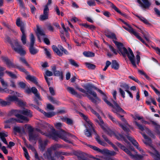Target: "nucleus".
Returning <instances> with one entry per match:
<instances>
[{
    "instance_id": "1",
    "label": "nucleus",
    "mask_w": 160,
    "mask_h": 160,
    "mask_svg": "<svg viewBox=\"0 0 160 160\" xmlns=\"http://www.w3.org/2000/svg\"><path fill=\"white\" fill-rule=\"evenodd\" d=\"M40 128L42 129L46 128L48 127H49L52 130V133L48 135L44 132H42L39 128H37L36 130L40 132L42 135H45L50 138H52L53 140L57 141L58 138L61 139L65 142L69 143H72L70 139L72 138L75 139L76 137L74 135L66 132L64 130H61L60 131H56L53 128L52 126L45 122H43L39 125Z\"/></svg>"
},
{
    "instance_id": "2",
    "label": "nucleus",
    "mask_w": 160,
    "mask_h": 160,
    "mask_svg": "<svg viewBox=\"0 0 160 160\" xmlns=\"http://www.w3.org/2000/svg\"><path fill=\"white\" fill-rule=\"evenodd\" d=\"M106 36L108 38L112 40L113 42L116 46L118 50L119 54L122 55L124 58L127 57L133 66L135 68H136L135 57L131 49L128 48L127 49L124 47L122 43L117 41L116 40L117 38L116 35L114 33H108L106 34Z\"/></svg>"
},
{
    "instance_id": "3",
    "label": "nucleus",
    "mask_w": 160,
    "mask_h": 160,
    "mask_svg": "<svg viewBox=\"0 0 160 160\" xmlns=\"http://www.w3.org/2000/svg\"><path fill=\"white\" fill-rule=\"evenodd\" d=\"M21 114L30 117H31L32 116V113L30 110L25 108L22 110H12L9 113V115L10 116L14 115L18 118L22 120L23 123L28 122L29 119L26 117Z\"/></svg>"
},
{
    "instance_id": "4",
    "label": "nucleus",
    "mask_w": 160,
    "mask_h": 160,
    "mask_svg": "<svg viewBox=\"0 0 160 160\" xmlns=\"http://www.w3.org/2000/svg\"><path fill=\"white\" fill-rule=\"evenodd\" d=\"M6 101L0 98V105L5 107L10 105L12 102H14L18 105L23 107L25 105L26 103L22 100L19 99L15 95H8L5 99Z\"/></svg>"
},
{
    "instance_id": "5",
    "label": "nucleus",
    "mask_w": 160,
    "mask_h": 160,
    "mask_svg": "<svg viewBox=\"0 0 160 160\" xmlns=\"http://www.w3.org/2000/svg\"><path fill=\"white\" fill-rule=\"evenodd\" d=\"M6 42L9 43L12 49L16 52L21 55H24L26 52L22 46L20 45L18 41L17 40H14L11 41L9 37H7L5 39Z\"/></svg>"
},
{
    "instance_id": "6",
    "label": "nucleus",
    "mask_w": 160,
    "mask_h": 160,
    "mask_svg": "<svg viewBox=\"0 0 160 160\" xmlns=\"http://www.w3.org/2000/svg\"><path fill=\"white\" fill-rule=\"evenodd\" d=\"M113 103L117 108V110L113 109L112 110V112L115 113L117 116L121 119L123 123L124 124L129 126V125L127 122L126 120L123 118V116L119 114V113H120L121 114H126V112L120 107L119 105L115 101H113Z\"/></svg>"
},
{
    "instance_id": "7",
    "label": "nucleus",
    "mask_w": 160,
    "mask_h": 160,
    "mask_svg": "<svg viewBox=\"0 0 160 160\" xmlns=\"http://www.w3.org/2000/svg\"><path fill=\"white\" fill-rule=\"evenodd\" d=\"M87 123L88 124V126L89 127V129H88L90 130L92 133L94 134L95 135V139L98 143L101 145L103 146H107V143L104 141H102L100 139L99 136L98 135L94 127L93 126V125L92 123L90 121L87 122Z\"/></svg>"
},
{
    "instance_id": "8",
    "label": "nucleus",
    "mask_w": 160,
    "mask_h": 160,
    "mask_svg": "<svg viewBox=\"0 0 160 160\" xmlns=\"http://www.w3.org/2000/svg\"><path fill=\"white\" fill-rule=\"evenodd\" d=\"M91 84L88 85L87 87H86L85 89L87 90V92L92 95L95 98H94L89 95H88V97L92 102L97 104V100L99 101H100L101 99L98 97H97V93L95 92L92 91L89 89V88H91L89 87V86Z\"/></svg>"
},
{
    "instance_id": "9",
    "label": "nucleus",
    "mask_w": 160,
    "mask_h": 160,
    "mask_svg": "<svg viewBox=\"0 0 160 160\" xmlns=\"http://www.w3.org/2000/svg\"><path fill=\"white\" fill-rule=\"evenodd\" d=\"M58 47L59 49L55 45H53L52 48L53 51L59 56H62L63 55V52L66 55L69 54L67 50L61 45H59Z\"/></svg>"
},
{
    "instance_id": "10",
    "label": "nucleus",
    "mask_w": 160,
    "mask_h": 160,
    "mask_svg": "<svg viewBox=\"0 0 160 160\" xmlns=\"http://www.w3.org/2000/svg\"><path fill=\"white\" fill-rule=\"evenodd\" d=\"M30 43L29 48V50L30 53L32 55H35L38 53V50L34 48V44L35 41V39L33 34H30Z\"/></svg>"
},
{
    "instance_id": "11",
    "label": "nucleus",
    "mask_w": 160,
    "mask_h": 160,
    "mask_svg": "<svg viewBox=\"0 0 160 160\" xmlns=\"http://www.w3.org/2000/svg\"><path fill=\"white\" fill-rule=\"evenodd\" d=\"M107 116L111 120L112 122L117 125H118L119 126L121 127L125 131L128 132L130 131L129 129L126 128L120 122L117 120L113 117L109 113H108Z\"/></svg>"
},
{
    "instance_id": "12",
    "label": "nucleus",
    "mask_w": 160,
    "mask_h": 160,
    "mask_svg": "<svg viewBox=\"0 0 160 160\" xmlns=\"http://www.w3.org/2000/svg\"><path fill=\"white\" fill-rule=\"evenodd\" d=\"M120 86L121 88H119L118 89V90L119 92L120 93V95L122 96V97L124 98H125V92L123 90V89H124L125 91L126 92L128 90H129L130 88V87L129 86L125 83H122L120 85Z\"/></svg>"
},
{
    "instance_id": "13",
    "label": "nucleus",
    "mask_w": 160,
    "mask_h": 160,
    "mask_svg": "<svg viewBox=\"0 0 160 160\" xmlns=\"http://www.w3.org/2000/svg\"><path fill=\"white\" fill-rule=\"evenodd\" d=\"M127 138L132 143V144L143 155H145V154L143 150L140 148L138 147V144L136 140L132 137L128 135L127 136Z\"/></svg>"
},
{
    "instance_id": "14",
    "label": "nucleus",
    "mask_w": 160,
    "mask_h": 160,
    "mask_svg": "<svg viewBox=\"0 0 160 160\" xmlns=\"http://www.w3.org/2000/svg\"><path fill=\"white\" fill-rule=\"evenodd\" d=\"M29 128H30L29 130V140L30 141L32 140H36L38 136V134L35 132H33V129L30 127H28V129H29Z\"/></svg>"
},
{
    "instance_id": "15",
    "label": "nucleus",
    "mask_w": 160,
    "mask_h": 160,
    "mask_svg": "<svg viewBox=\"0 0 160 160\" xmlns=\"http://www.w3.org/2000/svg\"><path fill=\"white\" fill-rule=\"evenodd\" d=\"M137 2L140 4V7L144 9H148L151 5V3L149 0H137Z\"/></svg>"
},
{
    "instance_id": "16",
    "label": "nucleus",
    "mask_w": 160,
    "mask_h": 160,
    "mask_svg": "<svg viewBox=\"0 0 160 160\" xmlns=\"http://www.w3.org/2000/svg\"><path fill=\"white\" fill-rule=\"evenodd\" d=\"M31 92L33 93L36 97V98L34 99L35 101L37 103L38 105H41V102H39L38 101L36 98H37L39 100H41L42 99L40 97L39 93L38 92V90L37 88L35 87H32L31 88Z\"/></svg>"
},
{
    "instance_id": "17",
    "label": "nucleus",
    "mask_w": 160,
    "mask_h": 160,
    "mask_svg": "<svg viewBox=\"0 0 160 160\" xmlns=\"http://www.w3.org/2000/svg\"><path fill=\"white\" fill-rule=\"evenodd\" d=\"M26 79L29 80L31 81L32 82L36 85L37 86L39 87L42 91L45 92V90H44L39 85L37 81V79L34 76H31L30 75L28 74L27 77H26Z\"/></svg>"
},
{
    "instance_id": "18",
    "label": "nucleus",
    "mask_w": 160,
    "mask_h": 160,
    "mask_svg": "<svg viewBox=\"0 0 160 160\" xmlns=\"http://www.w3.org/2000/svg\"><path fill=\"white\" fill-rule=\"evenodd\" d=\"M52 151L53 150L50 147L48 149L46 155L45 154H44V155L46 156L48 160H56V158H55V156L52 155Z\"/></svg>"
},
{
    "instance_id": "19",
    "label": "nucleus",
    "mask_w": 160,
    "mask_h": 160,
    "mask_svg": "<svg viewBox=\"0 0 160 160\" xmlns=\"http://www.w3.org/2000/svg\"><path fill=\"white\" fill-rule=\"evenodd\" d=\"M1 58L2 60L5 63L7 66L9 68L15 67V65L10 61L8 57L2 56L1 57Z\"/></svg>"
},
{
    "instance_id": "20",
    "label": "nucleus",
    "mask_w": 160,
    "mask_h": 160,
    "mask_svg": "<svg viewBox=\"0 0 160 160\" xmlns=\"http://www.w3.org/2000/svg\"><path fill=\"white\" fill-rule=\"evenodd\" d=\"M6 123H9L10 124H15L17 122L19 123H23L22 120L20 119H16L14 118H11L4 121Z\"/></svg>"
},
{
    "instance_id": "21",
    "label": "nucleus",
    "mask_w": 160,
    "mask_h": 160,
    "mask_svg": "<svg viewBox=\"0 0 160 160\" xmlns=\"http://www.w3.org/2000/svg\"><path fill=\"white\" fill-rule=\"evenodd\" d=\"M150 153L155 160H160V154L155 148H152V152H150Z\"/></svg>"
},
{
    "instance_id": "22",
    "label": "nucleus",
    "mask_w": 160,
    "mask_h": 160,
    "mask_svg": "<svg viewBox=\"0 0 160 160\" xmlns=\"http://www.w3.org/2000/svg\"><path fill=\"white\" fill-rule=\"evenodd\" d=\"M48 141L47 140L44 141L40 139L39 140V148L40 150L42 152H43L45 149V147L48 144Z\"/></svg>"
},
{
    "instance_id": "23",
    "label": "nucleus",
    "mask_w": 160,
    "mask_h": 160,
    "mask_svg": "<svg viewBox=\"0 0 160 160\" xmlns=\"http://www.w3.org/2000/svg\"><path fill=\"white\" fill-rule=\"evenodd\" d=\"M89 87L91 88H94V89L97 90L98 92H99L100 94H102L103 95L102 98V99L104 102L107 100V97L104 93L101 90L99 89L98 88L92 85H90L89 86Z\"/></svg>"
},
{
    "instance_id": "24",
    "label": "nucleus",
    "mask_w": 160,
    "mask_h": 160,
    "mask_svg": "<svg viewBox=\"0 0 160 160\" xmlns=\"http://www.w3.org/2000/svg\"><path fill=\"white\" fill-rule=\"evenodd\" d=\"M16 25L20 28V30L22 31V29L23 31L25 30L24 24L23 22L21 21L20 18L18 17L17 18L16 21Z\"/></svg>"
},
{
    "instance_id": "25",
    "label": "nucleus",
    "mask_w": 160,
    "mask_h": 160,
    "mask_svg": "<svg viewBox=\"0 0 160 160\" xmlns=\"http://www.w3.org/2000/svg\"><path fill=\"white\" fill-rule=\"evenodd\" d=\"M37 29L36 33L37 35L38 39L40 41V37L42 36H44L45 35V34L43 31L39 28L38 26L37 25Z\"/></svg>"
},
{
    "instance_id": "26",
    "label": "nucleus",
    "mask_w": 160,
    "mask_h": 160,
    "mask_svg": "<svg viewBox=\"0 0 160 160\" xmlns=\"http://www.w3.org/2000/svg\"><path fill=\"white\" fill-rule=\"evenodd\" d=\"M78 159L79 160H86L85 154L81 152H76L75 153Z\"/></svg>"
},
{
    "instance_id": "27",
    "label": "nucleus",
    "mask_w": 160,
    "mask_h": 160,
    "mask_svg": "<svg viewBox=\"0 0 160 160\" xmlns=\"http://www.w3.org/2000/svg\"><path fill=\"white\" fill-rule=\"evenodd\" d=\"M116 144L128 154L130 155V154H131V152L128 149L126 148L125 146L118 142L116 143Z\"/></svg>"
},
{
    "instance_id": "28",
    "label": "nucleus",
    "mask_w": 160,
    "mask_h": 160,
    "mask_svg": "<svg viewBox=\"0 0 160 160\" xmlns=\"http://www.w3.org/2000/svg\"><path fill=\"white\" fill-rule=\"evenodd\" d=\"M69 154L67 152H62L61 151H57L54 152V156L55 158L57 157L58 158H59L61 155H64L68 156Z\"/></svg>"
},
{
    "instance_id": "29",
    "label": "nucleus",
    "mask_w": 160,
    "mask_h": 160,
    "mask_svg": "<svg viewBox=\"0 0 160 160\" xmlns=\"http://www.w3.org/2000/svg\"><path fill=\"white\" fill-rule=\"evenodd\" d=\"M61 120L63 122H66L68 124L70 125H72L73 124V120L72 119L67 117H63L61 118Z\"/></svg>"
},
{
    "instance_id": "30",
    "label": "nucleus",
    "mask_w": 160,
    "mask_h": 160,
    "mask_svg": "<svg viewBox=\"0 0 160 160\" xmlns=\"http://www.w3.org/2000/svg\"><path fill=\"white\" fill-rule=\"evenodd\" d=\"M142 134L143 137L144 138L145 140V141H143V142L146 145H151V139L148 138V137L145 134L141 133Z\"/></svg>"
},
{
    "instance_id": "31",
    "label": "nucleus",
    "mask_w": 160,
    "mask_h": 160,
    "mask_svg": "<svg viewBox=\"0 0 160 160\" xmlns=\"http://www.w3.org/2000/svg\"><path fill=\"white\" fill-rule=\"evenodd\" d=\"M88 146L90 148L93 149L95 151H97L98 152H100L102 154H103L105 152V151L104 150H101L95 146H92L90 145H88Z\"/></svg>"
},
{
    "instance_id": "32",
    "label": "nucleus",
    "mask_w": 160,
    "mask_h": 160,
    "mask_svg": "<svg viewBox=\"0 0 160 160\" xmlns=\"http://www.w3.org/2000/svg\"><path fill=\"white\" fill-rule=\"evenodd\" d=\"M47 97L48 100L53 104H56L57 105H60V102L53 97L50 96H48Z\"/></svg>"
},
{
    "instance_id": "33",
    "label": "nucleus",
    "mask_w": 160,
    "mask_h": 160,
    "mask_svg": "<svg viewBox=\"0 0 160 160\" xmlns=\"http://www.w3.org/2000/svg\"><path fill=\"white\" fill-rule=\"evenodd\" d=\"M41 112L45 116L49 118L55 115V112H46L43 110H42Z\"/></svg>"
},
{
    "instance_id": "34",
    "label": "nucleus",
    "mask_w": 160,
    "mask_h": 160,
    "mask_svg": "<svg viewBox=\"0 0 160 160\" xmlns=\"http://www.w3.org/2000/svg\"><path fill=\"white\" fill-rule=\"evenodd\" d=\"M21 32L22 33V35L21 38V40L22 41V43L23 44H25L26 43V36L25 33V30L23 31L22 29Z\"/></svg>"
},
{
    "instance_id": "35",
    "label": "nucleus",
    "mask_w": 160,
    "mask_h": 160,
    "mask_svg": "<svg viewBox=\"0 0 160 160\" xmlns=\"http://www.w3.org/2000/svg\"><path fill=\"white\" fill-rule=\"evenodd\" d=\"M0 92L2 93L5 92L7 93L12 94L14 91L7 88H5L3 89L2 88L0 87Z\"/></svg>"
},
{
    "instance_id": "36",
    "label": "nucleus",
    "mask_w": 160,
    "mask_h": 160,
    "mask_svg": "<svg viewBox=\"0 0 160 160\" xmlns=\"http://www.w3.org/2000/svg\"><path fill=\"white\" fill-rule=\"evenodd\" d=\"M111 67L112 68L115 70H118L119 68V65L116 60H113L112 61Z\"/></svg>"
},
{
    "instance_id": "37",
    "label": "nucleus",
    "mask_w": 160,
    "mask_h": 160,
    "mask_svg": "<svg viewBox=\"0 0 160 160\" xmlns=\"http://www.w3.org/2000/svg\"><path fill=\"white\" fill-rule=\"evenodd\" d=\"M128 29L127 31L129 32L130 33L133 34L134 36H136L138 34V33L135 31L133 28L131 27L130 25H128Z\"/></svg>"
},
{
    "instance_id": "38",
    "label": "nucleus",
    "mask_w": 160,
    "mask_h": 160,
    "mask_svg": "<svg viewBox=\"0 0 160 160\" xmlns=\"http://www.w3.org/2000/svg\"><path fill=\"white\" fill-rule=\"evenodd\" d=\"M132 158L135 159L136 160H140L142 159L143 157V155H140L138 154H137L136 155H133L131 153V154H130V155Z\"/></svg>"
},
{
    "instance_id": "39",
    "label": "nucleus",
    "mask_w": 160,
    "mask_h": 160,
    "mask_svg": "<svg viewBox=\"0 0 160 160\" xmlns=\"http://www.w3.org/2000/svg\"><path fill=\"white\" fill-rule=\"evenodd\" d=\"M117 139L119 140H123L127 143H129V142L122 135L119 134L116 136Z\"/></svg>"
},
{
    "instance_id": "40",
    "label": "nucleus",
    "mask_w": 160,
    "mask_h": 160,
    "mask_svg": "<svg viewBox=\"0 0 160 160\" xmlns=\"http://www.w3.org/2000/svg\"><path fill=\"white\" fill-rule=\"evenodd\" d=\"M24 152V156L27 160H30V156L27 149L25 147L22 148Z\"/></svg>"
},
{
    "instance_id": "41",
    "label": "nucleus",
    "mask_w": 160,
    "mask_h": 160,
    "mask_svg": "<svg viewBox=\"0 0 160 160\" xmlns=\"http://www.w3.org/2000/svg\"><path fill=\"white\" fill-rule=\"evenodd\" d=\"M67 90L71 94L73 95H77V92L75 91L73 88L71 87H68L67 88Z\"/></svg>"
},
{
    "instance_id": "42",
    "label": "nucleus",
    "mask_w": 160,
    "mask_h": 160,
    "mask_svg": "<svg viewBox=\"0 0 160 160\" xmlns=\"http://www.w3.org/2000/svg\"><path fill=\"white\" fill-rule=\"evenodd\" d=\"M83 54L86 57H94L95 54L94 53L90 52H84L83 53Z\"/></svg>"
},
{
    "instance_id": "43",
    "label": "nucleus",
    "mask_w": 160,
    "mask_h": 160,
    "mask_svg": "<svg viewBox=\"0 0 160 160\" xmlns=\"http://www.w3.org/2000/svg\"><path fill=\"white\" fill-rule=\"evenodd\" d=\"M113 9L117 12L120 14L121 15L123 16L126 18H128L127 15L125 13L122 12L119 9L116 7L114 6H113Z\"/></svg>"
},
{
    "instance_id": "44",
    "label": "nucleus",
    "mask_w": 160,
    "mask_h": 160,
    "mask_svg": "<svg viewBox=\"0 0 160 160\" xmlns=\"http://www.w3.org/2000/svg\"><path fill=\"white\" fill-rule=\"evenodd\" d=\"M136 16L138 18L140 19V20H141V21L143 22L144 23L147 24H150V23L148 22V20L142 16H139L137 15H136Z\"/></svg>"
},
{
    "instance_id": "45",
    "label": "nucleus",
    "mask_w": 160,
    "mask_h": 160,
    "mask_svg": "<svg viewBox=\"0 0 160 160\" xmlns=\"http://www.w3.org/2000/svg\"><path fill=\"white\" fill-rule=\"evenodd\" d=\"M15 67L14 68H18L20 71L24 72L25 74L28 75L29 74V72H27L26 69L23 68L19 66H18L15 65Z\"/></svg>"
},
{
    "instance_id": "46",
    "label": "nucleus",
    "mask_w": 160,
    "mask_h": 160,
    "mask_svg": "<svg viewBox=\"0 0 160 160\" xmlns=\"http://www.w3.org/2000/svg\"><path fill=\"white\" fill-rule=\"evenodd\" d=\"M152 124L155 126V128L156 130V132L158 134H159L160 132L159 130L160 129V125L154 121H152Z\"/></svg>"
},
{
    "instance_id": "47",
    "label": "nucleus",
    "mask_w": 160,
    "mask_h": 160,
    "mask_svg": "<svg viewBox=\"0 0 160 160\" xmlns=\"http://www.w3.org/2000/svg\"><path fill=\"white\" fill-rule=\"evenodd\" d=\"M68 60L70 64L72 66H73L76 67H79V65L74 60L71 59H69Z\"/></svg>"
},
{
    "instance_id": "48",
    "label": "nucleus",
    "mask_w": 160,
    "mask_h": 160,
    "mask_svg": "<svg viewBox=\"0 0 160 160\" xmlns=\"http://www.w3.org/2000/svg\"><path fill=\"white\" fill-rule=\"evenodd\" d=\"M85 65L89 69H94L96 68V66L93 64L89 63L88 62H86Z\"/></svg>"
},
{
    "instance_id": "49",
    "label": "nucleus",
    "mask_w": 160,
    "mask_h": 160,
    "mask_svg": "<svg viewBox=\"0 0 160 160\" xmlns=\"http://www.w3.org/2000/svg\"><path fill=\"white\" fill-rule=\"evenodd\" d=\"M5 73L8 74L9 76L13 78H17V77L15 74L12 73V72H9L8 71H5Z\"/></svg>"
},
{
    "instance_id": "50",
    "label": "nucleus",
    "mask_w": 160,
    "mask_h": 160,
    "mask_svg": "<svg viewBox=\"0 0 160 160\" xmlns=\"http://www.w3.org/2000/svg\"><path fill=\"white\" fill-rule=\"evenodd\" d=\"M110 107H111L112 108V110L113 109L114 110H117V107L115 106L114 105V106L109 101L107 100L105 102Z\"/></svg>"
},
{
    "instance_id": "51",
    "label": "nucleus",
    "mask_w": 160,
    "mask_h": 160,
    "mask_svg": "<svg viewBox=\"0 0 160 160\" xmlns=\"http://www.w3.org/2000/svg\"><path fill=\"white\" fill-rule=\"evenodd\" d=\"M133 122L135 123L136 125L138 127V129L140 130L143 131L145 130L144 127L142 125L138 123L137 121H134Z\"/></svg>"
},
{
    "instance_id": "52",
    "label": "nucleus",
    "mask_w": 160,
    "mask_h": 160,
    "mask_svg": "<svg viewBox=\"0 0 160 160\" xmlns=\"http://www.w3.org/2000/svg\"><path fill=\"white\" fill-rule=\"evenodd\" d=\"M19 60L22 63L25 64L28 67V68L30 67L29 64L28 63V62L24 58L21 57L20 58H19Z\"/></svg>"
},
{
    "instance_id": "53",
    "label": "nucleus",
    "mask_w": 160,
    "mask_h": 160,
    "mask_svg": "<svg viewBox=\"0 0 160 160\" xmlns=\"http://www.w3.org/2000/svg\"><path fill=\"white\" fill-rule=\"evenodd\" d=\"M139 34H140L138 33V34L136 36V37L144 44H145L147 46H148V45L139 36Z\"/></svg>"
},
{
    "instance_id": "54",
    "label": "nucleus",
    "mask_w": 160,
    "mask_h": 160,
    "mask_svg": "<svg viewBox=\"0 0 160 160\" xmlns=\"http://www.w3.org/2000/svg\"><path fill=\"white\" fill-rule=\"evenodd\" d=\"M48 15L44 14L41 15L39 19L41 21H44L48 19Z\"/></svg>"
},
{
    "instance_id": "55",
    "label": "nucleus",
    "mask_w": 160,
    "mask_h": 160,
    "mask_svg": "<svg viewBox=\"0 0 160 160\" xmlns=\"http://www.w3.org/2000/svg\"><path fill=\"white\" fill-rule=\"evenodd\" d=\"M79 114L80 116L83 118V119H84L87 122H88L90 121L88 117L84 114L83 113H80Z\"/></svg>"
},
{
    "instance_id": "56",
    "label": "nucleus",
    "mask_w": 160,
    "mask_h": 160,
    "mask_svg": "<svg viewBox=\"0 0 160 160\" xmlns=\"http://www.w3.org/2000/svg\"><path fill=\"white\" fill-rule=\"evenodd\" d=\"M90 131L89 129H86L84 131L85 135L86 136L88 137H92V134Z\"/></svg>"
},
{
    "instance_id": "57",
    "label": "nucleus",
    "mask_w": 160,
    "mask_h": 160,
    "mask_svg": "<svg viewBox=\"0 0 160 160\" xmlns=\"http://www.w3.org/2000/svg\"><path fill=\"white\" fill-rule=\"evenodd\" d=\"M137 54L136 55V63L137 64H138L140 59V53L139 52H137Z\"/></svg>"
},
{
    "instance_id": "58",
    "label": "nucleus",
    "mask_w": 160,
    "mask_h": 160,
    "mask_svg": "<svg viewBox=\"0 0 160 160\" xmlns=\"http://www.w3.org/2000/svg\"><path fill=\"white\" fill-rule=\"evenodd\" d=\"M1 82L3 87L7 88L8 86V84L7 82H5L3 79H1Z\"/></svg>"
},
{
    "instance_id": "59",
    "label": "nucleus",
    "mask_w": 160,
    "mask_h": 160,
    "mask_svg": "<svg viewBox=\"0 0 160 160\" xmlns=\"http://www.w3.org/2000/svg\"><path fill=\"white\" fill-rule=\"evenodd\" d=\"M49 9L47 5H45L43 10V14L48 15Z\"/></svg>"
},
{
    "instance_id": "60",
    "label": "nucleus",
    "mask_w": 160,
    "mask_h": 160,
    "mask_svg": "<svg viewBox=\"0 0 160 160\" xmlns=\"http://www.w3.org/2000/svg\"><path fill=\"white\" fill-rule=\"evenodd\" d=\"M44 51H45V53L46 55L47 56L48 58H51V53L50 50L49 49H48L47 48H45L44 49Z\"/></svg>"
},
{
    "instance_id": "61",
    "label": "nucleus",
    "mask_w": 160,
    "mask_h": 160,
    "mask_svg": "<svg viewBox=\"0 0 160 160\" xmlns=\"http://www.w3.org/2000/svg\"><path fill=\"white\" fill-rule=\"evenodd\" d=\"M47 108L50 110H53L54 109V107L50 103L47 104Z\"/></svg>"
},
{
    "instance_id": "62",
    "label": "nucleus",
    "mask_w": 160,
    "mask_h": 160,
    "mask_svg": "<svg viewBox=\"0 0 160 160\" xmlns=\"http://www.w3.org/2000/svg\"><path fill=\"white\" fill-rule=\"evenodd\" d=\"M19 2L20 7L23 10H24L25 8L24 4L23 3L22 0H17Z\"/></svg>"
},
{
    "instance_id": "63",
    "label": "nucleus",
    "mask_w": 160,
    "mask_h": 160,
    "mask_svg": "<svg viewBox=\"0 0 160 160\" xmlns=\"http://www.w3.org/2000/svg\"><path fill=\"white\" fill-rule=\"evenodd\" d=\"M108 46L110 48V50L112 51L116 55L118 53L116 51V50L114 49V48L112 46H111L110 45L108 44Z\"/></svg>"
},
{
    "instance_id": "64",
    "label": "nucleus",
    "mask_w": 160,
    "mask_h": 160,
    "mask_svg": "<svg viewBox=\"0 0 160 160\" xmlns=\"http://www.w3.org/2000/svg\"><path fill=\"white\" fill-rule=\"evenodd\" d=\"M18 85L21 88L23 89L25 88L26 86V84L22 82H19L18 83Z\"/></svg>"
}]
</instances>
